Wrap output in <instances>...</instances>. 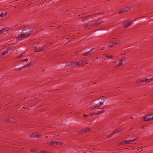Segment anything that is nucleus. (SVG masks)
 <instances>
[{
  "instance_id": "obj_24",
  "label": "nucleus",
  "mask_w": 153,
  "mask_h": 153,
  "mask_svg": "<svg viewBox=\"0 0 153 153\" xmlns=\"http://www.w3.org/2000/svg\"><path fill=\"white\" fill-rule=\"evenodd\" d=\"M88 17H86L82 18V21L83 22L85 21L86 20V19H88Z\"/></svg>"
},
{
  "instance_id": "obj_38",
  "label": "nucleus",
  "mask_w": 153,
  "mask_h": 153,
  "mask_svg": "<svg viewBox=\"0 0 153 153\" xmlns=\"http://www.w3.org/2000/svg\"><path fill=\"white\" fill-rule=\"evenodd\" d=\"M130 118L131 119H133V117H130Z\"/></svg>"
},
{
  "instance_id": "obj_29",
  "label": "nucleus",
  "mask_w": 153,
  "mask_h": 153,
  "mask_svg": "<svg viewBox=\"0 0 153 153\" xmlns=\"http://www.w3.org/2000/svg\"><path fill=\"white\" fill-rule=\"evenodd\" d=\"M6 121L7 123H13V122H12V121H10V120H6Z\"/></svg>"
},
{
  "instance_id": "obj_20",
  "label": "nucleus",
  "mask_w": 153,
  "mask_h": 153,
  "mask_svg": "<svg viewBox=\"0 0 153 153\" xmlns=\"http://www.w3.org/2000/svg\"><path fill=\"white\" fill-rule=\"evenodd\" d=\"M137 138H135L134 139H133L129 140V143H131L133 142L135 140H137Z\"/></svg>"
},
{
  "instance_id": "obj_22",
  "label": "nucleus",
  "mask_w": 153,
  "mask_h": 153,
  "mask_svg": "<svg viewBox=\"0 0 153 153\" xmlns=\"http://www.w3.org/2000/svg\"><path fill=\"white\" fill-rule=\"evenodd\" d=\"M43 49L42 48H37V52H40L41 51H43Z\"/></svg>"
},
{
  "instance_id": "obj_2",
  "label": "nucleus",
  "mask_w": 153,
  "mask_h": 153,
  "mask_svg": "<svg viewBox=\"0 0 153 153\" xmlns=\"http://www.w3.org/2000/svg\"><path fill=\"white\" fill-rule=\"evenodd\" d=\"M153 119V114H149L146 115L144 117L142 118L144 121H147Z\"/></svg>"
},
{
  "instance_id": "obj_14",
  "label": "nucleus",
  "mask_w": 153,
  "mask_h": 153,
  "mask_svg": "<svg viewBox=\"0 0 153 153\" xmlns=\"http://www.w3.org/2000/svg\"><path fill=\"white\" fill-rule=\"evenodd\" d=\"M105 100H102L99 103H98V105L99 107H100V106H101L103 105V104L105 102Z\"/></svg>"
},
{
  "instance_id": "obj_45",
  "label": "nucleus",
  "mask_w": 153,
  "mask_h": 153,
  "mask_svg": "<svg viewBox=\"0 0 153 153\" xmlns=\"http://www.w3.org/2000/svg\"><path fill=\"white\" fill-rule=\"evenodd\" d=\"M47 137H47V136H46V137H46V138H47Z\"/></svg>"
},
{
  "instance_id": "obj_37",
  "label": "nucleus",
  "mask_w": 153,
  "mask_h": 153,
  "mask_svg": "<svg viewBox=\"0 0 153 153\" xmlns=\"http://www.w3.org/2000/svg\"><path fill=\"white\" fill-rule=\"evenodd\" d=\"M128 27V26H127V25H126V26L124 27V28H126L127 27Z\"/></svg>"
},
{
  "instance_id": "obj_30",
  "label": "nucleus",
  "mask_w": 153,
  "mask_h": 153,
  "mask_svg": "<svg viewBox=\"0 0 153 153\" xmlns=\"http://www.w3.org/2000/svg\"><path fill=\"white\" fill-rule=\"evenodd\" d=\"M120 67L117 64V65H115L114 66V68H117L119 67Z\"/></svg>"
},
{
  "instance_id": "obj_35",
  "label": "nucleus",
  "mask_w": 153,
  "mask_h": 153,
  "mask_svg": "<svg viewBox=\"0 0 153 153\" xmlns=\"http://www.w3.org/2000/svg\"><path fill=\"white\" fill-rule=\"evenodd\" d=\"M105 48L104 47H102L101 48V50H103L105 49Z\"/></svg>"
},
{
  "instance_id": "obj_28",
  "label": "nucleus",
  "mask_w": 153,
  "mask_h": 153,
  "mask_svg": "<svg viewBox=\"0 0 153 153\" xmlns=\"http://www.w3.org/2000/svg\"><path fill=\"white\" fill-rule=\"evenodd\" d=\"M28 60V59H25L22 60L21 61H22V62H24V61H26L27 62V61Z\"/></svg>"
},
{
  "instance_id": "obj_4",
  "label": "nucleus",
  "mask_w": 153,
  "mask_h": 153,
  "mask_svg": "<svg viewBox=\"0 0 153 153\" xmlns=\"http://www.w3.org/2000/svg\"><path fill=\"white\" fill-rule=\"evenodd\" d=\"M130 7H126L125 8H123L120 10L119 12V14L125 13L130 10Z\"/></svg>"
},
{
  "instance_id": "obj_47",
  "label": "nucleus",
  "mask_w": 153,
  "mask_h": 153,
  "mask_svg": "<svg viewBox=\"0 0 153 153\" xmlns=\"http://www.w3.org/2000/svg\"><path fill=\"white\" fill-rule=\"evenodd\" d=\"M137 149H139V148L138 147V148H137Z\"/></svg>"
},
{
  "instance_id": "obj_15",
  "label": "nucleus",
  "mask_w": 153,
  "mask_h": 153,
  "mask_svg": "<svg viewBox=\"0 0 153 153\" xmlns=\"http://www.w3.org/2000/svg\"><path fill=\"white\" fill-rule=\"evenodd\" d=\"M140 81L141 82H145L147 83V79L146 77H144L140 79Z\"/></svg>"
},
{
  "instance_id": "obj_39",
  "label": "nucleus",
  "mask_w": 153,
  "mask_h": 153,
  "mask_svg": "<svg viewBox=\"0 0 153 153\" xmlns=\"http://www.w3.org/2000/svg\"><path fill=\"white\" fill-rule=\"evenodd\" d=\"M6 14H7V13H5V14H4V16H5L6 15Z\"/></svg>"
},
{
  "instance_id": "obj_13",
  "label": "nucleus",
  "mask_w": 153,
  "mask_h": 153,
  "mask_svg": "<svg viewBox=\"0 0 153 153\" xmlns=\"http://www.w3.org/2000/svg\"><path fill=\"white\" fill-rule=\"evenodd\" d=\"M7 31L6 28H4L0 30V34H3L5 32H6Z\"/></svg>"
},
{
  "instance_id": "obj_9",
  "label": "nucleus",
  "mask_w": 153,
  "mask_h": 153,
  "mask_svg": "<svg viewBox=\"0 0 153 153\" xmlns=\"http://www.w3.org/2000/svg\"><path fill=\"white\" fill-rule=\"evenodd\" d=\"M87 63V62H85L84 61H81L79 62H76L75 64L77 66H78L82 65L83 64H86Z\"/></svg>"
},
{
  "instance_id": "obj_11",
  "label": "nucleus",
  "mask_w": 153,
  "mask_h": 153,
  "mask_svg": "<svg viewBox=\"0 0 153 153\" xmlns=\"http://www.w3.org/2000/svg\"><path fill=\"white\" fill-rule=\"evenodd\" d=\"M126 60V58H123L119 61V62L118 64L120 67L123 64V62H125Z\"/></svg>"
},
{
  "instance_id": "obj_44",
  "label": "nucleus",
  "mask_w": 153,
  "mask_h": 153,
  "mask_svg": "<svg viewBox=\"0 0 153 153\" xmlns=\"http://www.w3.org/2000/svg\"><path fill=\"white\" fill-rule=\"evenodd\" d=\"M123 55V54H121L120 55H121V56H122V55Z\"/></svg>"
},
{
  "instance_id": "obj_8",
  "label": "nucleus",
  "mask_w": 153,
  "mask_h": 153,
  "mask_svg": "<svg viewBox=\"0 0 153 153\" xmlns=\"http://www.w3.org/2000/svg\"><path fill=\"white\" fill-rule=\"evenodd\" d=\"M41 136L40 134H37L36 132H34L32 134L30 135V136L31 137H38Z\"/></svg>"
},
{
  "instance_id": "obj_16",
  "label": "nucleus",
  "mask_w": 153,
  "mask_h": 153,
  "mask_svg": "<svg viewBox=\"0 0 153 153\" xmlns=\"http://www.w3.org/2000/svg\"><path fill=\"white\" fill-rule=\"evenodd\" d=\"M85 133V132L84 131L83 129H82L77 132V134L78 135L82 134Z\"/></svg>"
},
{
  "instance_id": "obj_19",
  "label": "nucleus",
  "mask_w": 153,
  "mask_h": 153,
  "mask_svg": "<svg viewBox=\"0 0 153 153\" xmlns=\"http://www.w3.org/2000/svg\"><path fill=\"white\" fill-rule=\"evenodd\" d=\"M115 134V132H112L110 134L107 136V138H110L111 136Z\"/></svg>"
},
{
  "instance_id": "obj_5",
  "label": "nucleus",
  "mask_w": 153,
  "mask_h": 153,
  "mask_svg": "<svg viewBox=\"0 0 153 153\" xmlns=\"http://www.w3.org/2000/svg\"><path fill=\"white\" fill-rule=\"evenodd\" d=\"M94 49V48L91 49L89 51L85 53L82 54V56H86L91 55L93 53V51Z\"/></svg>"
},
{
  "instance_id": "obj_6",
  "label": "nucleus",
  "mask_w": 153,
  "mask_h": 153,
  "mask_svg": "<svg viewBox=\"0 0 153 153\" xmlns=\"http://www.w3.org/2000/svg\"><path fill=\"white\" fill-rule=\"evenodd\" d=\"M51 143L52 144H56L62 145L63 143L61 142H59L58 141L51 140L50 142V143H48V144L50 145Z\"/></svg>"
},
{
  "instance_id": "obj_49",
  "label": "nucleus",
  "mask_w": 153,
  "mask_h": 153,
  "mask_svg": "<svg viewBox=\"0 0 153 153\" xmlns=\"http://www.w3.org/2000/svg\"><path fill=\"white\" fill-rule=\"evenodd\" d=\"M116 62V61H114V62H113V63H114V62Z\"/></svg>"
},
{
  "instance_id": "obj_27",
  "label": "nucleus",
  "mask_w": 153,
  "mask_h": 153,
  "mask_svg": "<svg viewBox=\"0 0 153 153\" xmlns=\"http://www.w3.org/2000/svg\"><path fill=\"white\" fill-rule=\"evenodd\" d=\"M106 56L108 59H112L113 58V56H109L108 55H106Z\"/></svg>"
},
{
  "instance_id": "obj_1",
  "label": "nucleus",
  "mask_w": 153,
  "mask_h": 153,
  "mask_svg": "<svg viewBox=\"0 0 153 153\" xmlns=\"http://www.w3.org/2000/svg\"><path fill=\"white\" fill-rule=\"evenodd\" d=\"M31 31L30 30H28L27 32L23 33L21 34L16 37V39L21 40L29 36L31 33Z\"/></svg>"
},
{
  "instance_id": "obj_26",
  "label": "nucleus",
  "mask_w": 153,
  "mask_h": 153,
  "mask_svg": "<svg viewBox=\"0 0 153 153\" xmlns=\"http://www.w3.org/2000/svg\"><path fill=\"white\" fill-rule=\"evenodd\" d=\"M120 130L119 129H117L116 130L114 131L113 132H115V133H119L120 132Z\"/></svg>"
},
{
  "instance_id": "obj_7",
  "label": "nucleus",
  "mask_w": 153,
  "mask_h": 153,
  "mask_svg": "<svg viewBox=\"0 0 153 153\" xmlns=\"http://www.w3.org/2000/svg\"><path fill=\"white\" fill-rule=\"evenodd\" d=\"M120 42L118 41H117V42H110L108 45V47H109L110 48L112 47L114 45H117L120 43Z\"/></svg>"
},
{
  "instance_id": "obj_48",
  "label": "nucleus",
  "mask_w": 153,
  "mask_h": 153,
  "mask_svg": "<svg viewBox=\"0 0 153 153\" xmlns=\"http://www.w3.org/2000/svg\"><path fill=\"white\" fill-rule=\"evenodd\" d=\"M137 149H139V148L138 147V148H137Z\"/></svg>"
},
{
  "instance_id": "obj_40",
  "label": "nucleus",
  "mask_w": 153,
  "mask_h": 153,
  "mask_svg": "<svg viewBox=\"0 0 153 153\" xmlns=\"http://www.w3.org/2000/svg\"><path fill=\"white\" fill-rule=\"evenodd\" d=\"M45 71V70H44V69H43V70H42V72H43V71Z\"/></svg>"
},
{
  "instance_id": "obj_25",
  "label": "nucleus",
  "mask_w": 153,
  "mask_h": 153,
  "mask_svg": "<svg viewBox=\"0 0 153 153\" xmlns=\"http://www.w3.org/2000/svg\"><path fill=\"white\" fill-rule=\"evenodd\" d=\"M93 106L94 108H99V107L98 105V104H94V105H93Z\"/></svg>"
},
{
  "instance_id": "obj_34",
  "label": "nucleus",
  "mask_w": 153,
  "mask_h": 153,
  "mask_svg": "<svg viewBox=\"0 0 153 153\" xmlns=\"http://www.w3.org/2000/svg\"><path fill=\"white\" fill-rule=\"evenodd\" d=\"M3 14L2 13H1L0 14V17H2L3 16Z\"/></svg>"
},
{
  "instance_id": "obj_10",
  "label": "nucleus",
  "mask_w": 153,
  "mask_h": 153,
  "mask_svg": "<svg viewBox=\"0 0 153 153\" xmlns=\"http://www.w3.org/2000/svg\"><path fill=\"white\" fill-rule=\"evenodd\" d=\"M129 142L128 140H123L119 143V145H121L122 144H129Z\"/></svg>"
},
{
  "instance_id": "obj_21",
  "label": "nucleus",
  "mask_w": 153,
  "mask_h": 153,
  "mask_svg": "<svg viewBox=\"0 0 153 153\" xmlns=\"http://www.w3.org/2000/svg\"><path fill=\"white\" fill-rule=\"evenodd\" d=\"M153 81V80L152 78H150V79H147V83L151 82Z\"/></svg>"
},
{
  "instance_id": "obj_36",
  "label": "nucleus",
  "mask_w": 153,
  "mask_h": 153,
  "mask_svg": "<svg viewBox=\"0 0 153 153\" xmlns=\"http://www.w3.org/2000/svg\"><path fill=\"white\" fill-rule=\"evenodd\" d=\"M83 116L84 117H85V116L87 117L88 116V115H87L86 116L85 114H84Z\"/></svg>"
},
{
  "instance_id": "obj_23",
  "label": "nucleus",
  "mask_w": 153,
  "mask_h": 153,
  "mask_svg": "<svg viewBox=\"0 0 153 153\" xmlns=\"http://www.w3.org/2000/svg\"><path fill=\"white\" fill-rule=\"evenodd\" d=\"M30 151L31 152H34L36 153L37 152V151L36 150H35V149L34 148H33L32 149L30 150Z\"/></svg>"
},
{
  "instance_id": "obj_31",
  "label": "nucleus",
  "mask_w": 153,
  "mask_h": 153,
  "mask_svg": "<svg viewBox=\"0 0 153 153\" xmlns=\"http://www.w3.org/2000/svg\"><path fill=\"white\" fill-rule=\"evenodd\" d=\"M132 23V21L130 22L128 24H127V26H129L131 25Z\"/></svg>"
},
{
  "instance_id": "obj_3",
  "label": "nucleus",
  "mask_w": 153,
  "mask_h": 153,
  "mask_svg": "<svg viewBox=\"0 0 153 153\" xmlns=\"http://www.w3.org/2000/svg\"><path fill=\"white\" fill-rule=\"evenodd\" d=\"M96 22L95 23H93L91 24H89V25H90L91 26L99 25L100 24L102 23L103 21L101 19H99L97 20Z\"/></svg>"
},
{
  "instance_id": "obj_17",
  "label": "nucleus",
  "mask_w": 153,
  "mask_h": 153,
  "mask_svg": "<svg viewBox=\"0 0 153 153\" xmlns=\"http://www.w3.org/2000/svg\"><path fill=\"white\" fill-rule=\"evenodd\" d=\"M105 111L103 110H102L99 111L97 112L94 114L95 115L99 114L102 113H103L105 112Z\"/></svg>"
},
{
  "instance_id": "obj_18",
  "label": "nucleus",
  "mask_w": 153,
  "mask_h": 153,
  "mask_svg": "<svg viewBox=\"0 0 153 153\" xmlns=\"http://www.w3.org/2000/svg\"><path fill=\"white\" fill-rule=\"evenodd\" d=\"M83 129L85 133L87 132H89L90 131V129L87 128H86L85 129Z\"/></svg>"
},
{
  "instance_id": "obj_41",
  "label": "nucleus",
  "mask_w": 153,
  "mask_h": 153,
  "mask_svg": "<svg viewBox=\"0 0 153 153\" xmlns=\"http://www.w3.org/2000/svg\"><path fill=\"white\" fill-rule=\"evenodd\" d=\"M96 59H98V56L97 57H96Z\"/></svg>"
},
{
  "instance_id": "obj_46",
  "label": "nucleus",
  "mask_w": 153,
  "mask_h": 153,
  "mask_svg": "<svg viewBox=\"0 0 153 153\" xmlns=\"http://www.w3.org/2000/svg\"><path fill=\"white\" fill-rule=\"evenodd\" d=\"M145 147V146L143 147V148Z\"/></svg>"
},
{
  "instance_id": "obj_42",
  "label": "nucleus",
  "mask_w": 153,
  "mask_h": 153,
  "mask_svg": "<svg viewBox=\"0 0 153 153\" xmlns=\"http://www.w3.org/2000/svg\"><path fill=\"white\" fill-rule=\"evenodd\" d=\"M41 152L42 153H44V152H43V151H42V152Z\"/></svg>"
},
{
  "instance_id": "obj_43",
  "label": "nucleus",
  "mask_w": 153,
  "mask_h": 153,
  "mask_svg": "<svg viewBox=\"0 0 153 153\" xmlns=\"http://www.w3.org/2000/svg\"><path fill=\"white\" fill-rule=\"evenodd\" d=\"M126 22V21H124V23H125Z\"/></svg>"
},
{
  "instance_id": "obj_50",
  "label": "nucleus",
  "mask_w": 153,
  "mask_h": 153,
  "mask_svg": "<svg viewBox=\"0 0 153 153\" xmlns=\"http://www.w3.org/2000/svg\"><path fill=\"white\" fill-rule=\"evenodd\" d=\"M143 128V127H142V128Z\"/></svg>"
},
{
  "instance_id": "obj_32",
  "label": "nucleus",
  "mask_w": 153,
  "mask_h": 153,
  "mask_svg": "<svg viewBox=\"0 0 153 153\" xmlns=\"http://www.w3.org/2000/svg\"><path fill=\"white\" fill-rule=\"evenodd\" d=\"M23 56V55L21 54L20 55L18 56L17 57V58L21 59L22 58V56Z\"/></svg>"
},
{
  "instance_id": "obj_12",
  "label": "nucleus",
  "mask_w": 153,
  "mask_h": 153,
  "mask_svg": "<svg viewBox=\"0 0 153 153\" xmlns=\"http://www.w3.org/2000/svg\"><path fill=\"white\" fill-rule=\"evenodd\" d=\"M9 50V48H7L5 49L3 52H1V56H4L7 54Z\"/></svg>"
},
{
  "instance_id": "obj_33",
  "label": "nucleus",
  "mask_w": 153,
  "mask_h": 153,
  "mask_svg": "<svg viewBox=\"0 0 153 153\" xmlns=\"http://www.w3.org/2000/svg\"><path fill=\"white\" fill-rule=\"evenodd\" d=\"M88 26H89L91 27L90 25H88V26L87 25L84 26H83V28H84L86 29V28H87V27H88Z\"/></svg>"
}]
</instances>
